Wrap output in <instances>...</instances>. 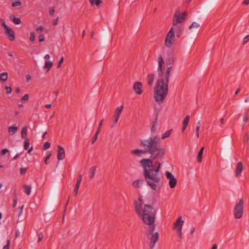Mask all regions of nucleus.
<instances>
[{"label":"nucleus","mask_w":249,"mask_h":249,"mask_svg":"<svg viewBox=\"0 0 249 249\" xmlns=\"http://www.w3.org/2000/svg\"><path fill=\"white\" fill-rule=\"evenodd\" d=\"M20 234V231H19V230H17L16 231V233H15L16 237H18V236H19Z\"/></svg>","instance_id":"nucleus-58"},{"label":"nucleus","mask_w":249,"mask_h":249,"mask_svg":"<svg viewBox=\"0 0 249 249\" xmlns=\"http://www.w3.org/2000/svg\"><path fill=\"white\" fill-rule=\"evenodd\" d=\"M29 99L28 94H25L21 98L22 101H27Z\"/></svg>","instance_id":"nucleus-50"},{"label":"nucleus","mask_w":249,"mask_h":249,"mask_svg":"<svg viewBox=\"0 0 249 249\" xmlns=\"http://www.w3.org/2000/svg\"><path fill=\"white\" fill-rule=\"evenodd\" d=\"M248 121V117L247 114H246L243 117V122L246 123Z\"/></svg>","instance_id":"nucleus-57"},{"label":"nucleus","mask_w":249,"mask_h":249,"mask_svg":"<svg viewBox=\"0 0 249 249\" xmlns=\"http://www.w3.org/2000/svg\"><path fill=\"white\" fill-rule=\"evenodd\" d=\"M64 61V58L63 57H61L58 62V65H57V68H59L61 67L62 63H63Z\"/></svg>","instance_id":"nucleus-47"},{"label":"nucleus","mask_w":249,"mask_h":249,"mask_svg":"<svg viewBox=\"0 0 249 249\" xmlns=\"http://www.w3.org/2000/svg\"><path fill=\"white\" fill-rule=\"evenodd\" d=\"M244 202L243 199H240L233 209V215L236 219H240L242 217L244 212Z\"/></svg>","instance_id":"nucleus-4"},{"label":"nucleus","mask_w":249,"mask_h":249,"mask_svg":"<svg viewBox=\"0 0 249 249\" xmlns=\"http://www.w3.org/2000/svg\"><path fill=\"white\" fill-rule=\"evenodd\" d=\"M8 151H9V150L8 149L4 148L1 150V152H0V155L3 156V155H5L6 153H7Z\"/></svg>","instance_id":"nucleus-46"},{"label":"nucleus","mask_w":249,"mask_h":249,"mask_svg":"<svg viewBox=\"0 0 249 249\" xmlns=\"http://www.w3.org/2000/svg\"><path fill=\"white\" fill-rule=\"evenodd\" d=\"M89 1L91 5L95 4L97 6H99L102 3V1L101 0H90Z\"/></svg>","instance_id":"nucleus-28"},{"label":"nucleus","mask_w":249,"mask_h":249,"mask_svg":"<svg viewBox=\"0 0 249 249\" xmlns=\"http://www.w3.org/2000/svg\"><path fill=\"white\" fill-rule=\"evenodd\" d=\"M35 39V36L33 32H31L30 36V40L33 42Z\"/></svg>","instance_id":"nucleus-40"},{"label":"nucleus","mask_w":249,"mask_h":249,"mask_svg":"<svg viewBox=\"0 0 249 249\" xmlns=\"http://www.w3.org/2000/svg\"><path fill=\"white\" fill-rule=\"evenodd\" d=\"M58 20V17H57L56 18H55L53 20L52 24L54 26L56 25L57 24Z\"/></svg>","instance_id":"nucleus-53"},{"label":"nucleus","mask_w":249,"mask_h":249,"mask_svg":"<svg viewBox=\"0 0 249 249\" xmlns=\"http://www.w3.org/2000/svg\"><path fill=\"white\" fill-rule=\"evenodd\" d=\"M43 30V27L41 25H39L36 28V32H37L38 33H41Z\"/></svg>","instance_id":"nucleus-37"},{"label":"nucleus","mask_w":249,"mask_h":249,"mask_svg":"<svg viewBox=\"0 0 249 249\" xmlns=\"http://www.w3.org/2000/svg\"><path fill=\"white\" fill-rule=\"evenodd\" d=\"M144 183L143 179H137L132 183V186L134 188H140Z\"/></svg>","instance_id":"nucleus-14"},{"label":"nucleus","mask_w":249,"mask_h":249,"mask_svg":"<svg viewBox=\"0 0 249 249\" xmlns=\"http://www.w3.org/2000/svg\"><path fill=\"white\" fill-rule=\"evenodd\" d=\"M58 151L57 154V158L58 160H61L65 158V150L60 145H57Z\"/></svg>","instance_id":"nucleus-7"},{"label":"nucleus","mask_w":249,"mask_h":249,"mask_svg":"<svg viewBox=\"0 0 249 249\" xmlns=\"http://www.w3.org/2000/svg\"><path fill=\"white\" fill-rule=\"evenodd\" d=\"M119 119V117H116V116H114L113 117V124L112 125V126L111 127H113L114 126V125H115V124H117Z\"/></svg>","instance_id":"nucleus-48"},{"label":"nucleus","mask_w":249,"mask_h":249,"mask_svg":"<svg viewBox=\"0 0 249 249\" xmlns=\"http://www.w3.org/2000/svg\"><path fill=\"white\" fill-rule=\"evenodd\" d=\"M51 156V154L50 153L49 154L47 157H46V158L45 159V160H44V162L45 163V164L47 165L48 164V160L50 159V157Z\"/></svg>","instance_id":"nucleus-41"},{"label":"nucleus","mask_w":249,"mask_h":249,"mask_svg":"<svg viewBox=\"0 0 249 249\" xmlns=\"http://www.w3.org/2000/svg\"><path fill=\"white\" fill-rule=\"evenodd\" d=\"M155 74L152 73H149L146 76L147 83L149 87H152L154 83Z\"/></svg>","instance_id":"nucleus-11"},{"label":"nucleus","mask_w":249,"mask_h":249,"mask_svg":"<svg viewBox=\"0 0 249 249\" xmlns=\"http://www.w3.org/2000/svg\"><path fill=\"white\" fill-rule=\"evenodd\" d=\"M103 121H104V120H103V119H102V120L100 121V122L99 123V124L97 130V131H96V132L97 134H99V133H100V131H101V127H102V124H103Z\"/></svg>","instance_id":"nucleus-31"},{"label":"nucleus","mask_w":249,"mask_h":249,"mask_svg":"<svg viewBox=\"0 0 249 249\" xmlns=\"http://www.w3.org/2000/svg\"><path fill=\"white\" fill-rule=\"evenodd\" d=\"M143 204L142 196L139 195L138 199L134 200V208L137 214L142 217V220L144 224L147 225L148 227L147 236L151 235L150 238V247L152 249L158 241L159 234L158 232L153 233L155 231V226L154 224L156 212L153 207L150 205L145 204L142 208Z\"/></svg>","instance_id":"nucleus-2"},{"label":"nucleus","mask_w":249,"mask_h":249,"mask_svg":"<svg viewBox=\"0 0 249 249\" xmlns=\"http://www.w3.org/2000/svg\"><path fill=\"white\" fill-rule=\"evenodd\" d=\"M203 150L204 147H202L198 152L197 156V160L198 162H201L202 161V155L203 154Z\"/></svg>","instance_id":"nucleus-22"},{"label":"nucleus","mask_w":249,"mask_h":249,"mask_svg":"<svg viewBox=\"0 0 249 249\" xmlns=\"http://www.w3.org/2000/svg\"><path fill=\"white\" fill-rule=\"evenodd\" d=\"M176 35H177V37H179L181 35V30H178V31H177V32L176 33Z\"/></svg>","instance_id":"nucleus-60"},{"label":"nucleus","mask_w":249,"mask_h":249,"mask_svg":"<svg viewBox=\"0 0 249 249\" xmlns=\"http://www.w3.org/2000/svg\"><path fill=\"white\" fill-rule=\"evenodd\" d=\"M50 55L49 54H47L45 56L44 58L45 60H48L50 58Z\"/></svg>","instance_id":"nucleus-63"},{"label":"nucleus","mask_w":249,"mask_h":249,"mask_svg":"<svg viewBox=\"0 0 249 249\" xmlns=\"http://www.w3.org/2000/svg\"><path fill=\"white\" fill-rule=\"evenodd\" d=\"M199 27V24L196 22H194L192 23V24L189 26V29H192L193 28H198Z\"/></svg>","instance_id":"nucleus-35"},{"label":"nucleus","mask_w":249,"mask_h":249,"mask_svg":"<svg viewBox=\"0 0 249 249\" xmlns=\"http://www.w3.org/2000/svg\"><path fill=\"white\" fill-rule=\"evenodd\" d=\"M165 176L166 178L169 180V185L171 188H174L177 185V180L174 176L168 171L165 172Z\"/></svg>","instance_id":"nucleus-6"},{"label":"nucleus","mask_w":249,"mask_h":249,"mask_svg":"<svg viewBox=\"0 0 249 249\" xmlns=\"http://www.w3.org/2000/svg\"><path fill=\"white\" fill-rule=\"evenodd\" d=\"M188 12L187 11H184L181 16L179 11H176L174 16L173 25H176L177 23L183 22L186 18Z\"/></svg>","instance_id":"nucleus-5"},{"label":"nucleus","mask_w":249,"mask_h":249,"mask_svg":"<svg viewBox=\"0 0 249 249\" xmlns=\"http://www.w3.org/2000/svg\"><path fill=\"white\" fill-rule=\"evenodd\" d=\"M172 131V129H170L167 131H166L162 135V137H161V139L162 140H164L167 138H168L171 134V132Z\"/></svg>","instance_id":"nucleus-27"},{"label":"nucleus","mask_w":249,"mask_h":249,"mask_svg":"<svg viewBox=\"0 0 249 249\" xmlns=\"http://www.w3.org/2000/svg\"><path fill=\"white\" fill-rule=\"evenodd\" d=\"M27 128L26 126L22 127L21 131V136L23 138H25L27 136Z\"/></svg>","instance_id":"nucleus-26"},{"label":"nucleus","mask_w":249,"mask_h":249,"mask_svg":"<svg viewBox=\"0 0 249 249\" xmlns=\"http://www.w3.org/2000/svg\"><path fill=\"white\" fill-rule=\"evenodd\" d=\"M54 8L53 7H51L50 9V11H49V14L51 16H52L53 15V14H54Z\"/></svg>","instance_id":"nucleus-55"},{"label":"nucleus","mask_w":249,"mask_h":249,"mask_svg":"<svg viewBox=\"0 0 249 249\" xmlns=\"http://www.w3.org/2000/svg\"><path fill=\"white\" fill-rule=\"evenodd\" d=\"M182 227H177L176 228V232H181Z\"/></svg>","instance_id":"nucleus-56"},{"label":"nucleus","mask_w":249,"mask_h":249,"mask_svg":"<svg viewBox=\"0 0 249 249\" xmlns=\"http://www.w3.org/2000/svg\"><path fill=\"white\" fill-rule=\"evenodd\" d=\"M37 235H38V242H40L43 238L44 235H43V234L41 232L38 233Z\"/></svg>","instance_id":"nucleus-36"},{"label":"nucleus","mask_w":249,"mask_h":249,"mask_svg":"<svg viewBox=\"0 0 249 249\" xmlns=\"http://www.w3.org/2000/svg\"><path fill=\"white\" fill-rule=\"evenodd\" d=\"M29 140L27 139H26L24 142V149L27 150L29 147Z\"/></svg>","instance_id":"nucleus-30"},{"label":"nucleus","mask_w":249,"mask_h":249,"mask_svg":"<svg viewBox=\"0 0 249 249\" xmlns=\"http://www.w3.org/2000/svg\"><path fill=\"white\" fill-rule=\"evenodd\" d=\"M5 33L10 41H13L15 39V36L14 31L10 27L5 30Z\"/></svg>","instance_id":"nucleus-8"},{"label":"nucleus","mask_w":249,"mask_h":249,"mask_svg":"<svg viewBox=\"0 0 249 249\" xmlns=\"http://www.w3.org/2000/svg\"><path fill=\"white\" fill-rule=\"evenodd\" d=\"M249 41V35H247L244 38L243 42V44L245 45Z\"/></svg>","instance_id":"nucleus-45"},{"label":"nucleus","mask_w":249,"mask_h":249,"mask_svg":"<svg viewBox=\"0 0 249 249\" xmlns=\"http://www.w3.org/2000/svg\"><path fill=\"white\" fill-rule=\"evenodd\" d=\"M243 169V166L242 162L240 161L239 162L236 166V170H235V176L236 178L239 177L240 176L242 171Z\"/></svg>","instance_id":"nucleus-9"},{"label":"nucleus","mask_w":249,"mask_h":249,"mask_svg":"<svg viewBox=\"0 0 249 249\" xmlns=\"http://www.w3.org/2000/svg\"><path fill=\"white\" fill-rule=\"evenodd\" d=\"M53 64L52 62L49 60H45L44 69H46L47 71H49L52 67Z\"/></svg>","instance_id":"nucleus-20"},{"label":"nucleus","mask_w":249,"mask_h":249,"mask_svg":"<svg viewBox=\"0 0 249 249\" xmlns=\"http://www.w3.org/2000/svg\"><path fill=\"white\" fill-rule=\"evenodd\" d=\"M8 78V73L7 72H3L0 74V80L2 82L5 81Z\"/></svg>","instance_id":"nucleus-24"},{"label":"nucleus","mask_w":249,"mask_h":249,"mask_svg":"<svg viewBox=\"0 0 249 249\" xmlns=\"http://www.w3.org/2000/svg\"><path fill=\"white\" fill-rule=\"evenodd\" d=\"M5 89L7 94H10L12 92V88L10 87L6 86Z\"/></svg>","instance_id":"nucleus-44"},{"label":"nucleus","mask_w":249,"mask_h":249,"mask_svg":"<svg viewBox=\"0 0 249 249\" xmlns=\"http://www.w3.org/2000/svg\"><path fill=\"white\" fill-rule=\"evenodd\" d=\"M44 37L42 34L38 36V40H39V42H42V41H44Z\"/></svg>","instance_id":"nucleus-52"},{"label":"nucleus","mask_w":249,"mask_h":249,"mask_svg":"<svg viewBox=\"0 0 249 249\" xmlns=\"http://www.w3.org/2000/svg\"><path fill=\"white\" fill-rule=\"evenodd\" d=\"M26 81H28L31 79V76L29 74H27L26 75Z\"/></svg>","instance_id":"nucleus-64"},{"label":"nucleus","mask_w":249,"mask_h":249,"mask_svg":"<svg viewBox=\"0 0 249 249\" xmlns=\"http://www.w3.org/2000/svg\"><path fill=\"white\" fill-rule=\"evenodd\" d=\"M190 119V117L189 115H187L185 119L183 120L182 122V131L184 132L185 130L186 129L188 124L189 123V120Z\"/></svg>","instance_id":"nucleus-15"},{"label":"nucleus","mask_w":249,"mask_h":249,"mask_svg":"<svg viewBox=\"0 0 249 249\" xmlns=\"http://www.w3.org/2000/svg\"><path fill=\"white\" fill-rule=\"evenodd\" d=\"M82 180V176L80 175L78 177V178L77 179L76 183L75 186V188L73 190V195L74 196H76L78 193V190L79 188L80 184Z\"/></svg>","instance_id":"nucleus-13"},{"label":"nucleus","mask_w":249,"mask_h":249,"mask_svg":"<svg viewBox=\"0 0 249 249\" xmlns=\"http://www.w3.org/2000/svg\"><path fill=\"white\" fill-rule=\"evenodd\" d=\"M31 192V187L29 185H25L24 186V192L27 195H30Z\"/></svg>","instance_id":"nucleus-25"},{"label":"nucleus","mask_w":249,"mask_h":249,"mask_svg":"<svg viewBox=\"0 0 249 249\" xmlns=\"http://www.w3.org/2000/svg\"><path fill=\"white\" fill-rule=\"evenodd\" d=\"M183 221L181 220V217H179L175 223V227H182Z\"/></svg>","instance_id":"nucleus-23"},{"label":"nucleus","mask_w":249,"mask_h":249,"mask_svg":"<svg viewBox=\"0 0 249 249\" xmlns=\"http://www.w3.org/2000/svg\"><path fill=\"white\" fill-rule=\"evenodd\" d=\"M21 4V1L19 0H17L16 1L13 2L12 4L13 7H16L20 5Z\"/></svg>","instance_id":"nucleus-33"},{"label":"nucleus","mask_w":249,"mask_h":249,"mask_svg":"<svg viewBox=\"0 0 249 249\" xmlns=\"http://www.w3.org/2000/svg\"><path fill=\"white\" fill-rule=\"evenodd\" d=\"M123 106H122V105L118 107L115 110L114 116H116V117L119 118L120 116L121 115V113L123 110Z\"/></svg>","instance_id":"nucleus-19"},{"label":"nucleus","mask_w":249,"mask_h":249,"mask_svg":"<svg viewBox=\"0 0 249 249\" xmlns=\"http://www.w3.org/2000/svg\"><path fill=\"white\" fill-rule=\"evenodd\" d=\"M98 134H97L96 132V133L95 134L94 136H93V137L92 139V143H94L96 141V140L97 139V137H98Z\"/></svg>","instance_id":"nucleus-42"},{"label":"nucleus","mask_w":249,"mask_h":249,"mask_svg":"<svg viewBox=\"0 0 249 249\" xmlns=\"http://www.w3.org/2000/svg\"><path fill=\"white\" fill-rule=\"evenodd\" d=\"M211 249H217V245L216 244H213Z\"/></svg>","instance_id":"nucleus-62"},{"label":"nucleus","mask_w":249,"mask_h":249,"mask_svg":"<svg viewBox=\"0 0 249 249\" xmlns=\"http://www.w3.org/2000/svg\"><path fill=\"white\" fill-rule=\"evenodd\" d=\"M199 126H196V137L197 138L199 137Z\"/></svg>","instance_id":"nucleus-54"},{"label":"nucleus","mask_w":249,"mask_h":249,"mask_svg":"<svg viewBox=\"0 0 249 249\" xmlns=\"http://www.w3.org/2000/svg\"><path fill=\"white\" fill-rule=\"evenodd\" d=\"M158 78L154 90V97L156 101L160 104L163 102L168 93V83L172 67H167L166 71H164V62L161 54L158 57Z\"/></svg>","instance_id":"nucleus-3"},{"label":"nucleus","mask_w":249,"mask_h":249,"mask_svg":"<svg viewBox=\"0 0 249 249\" xmlns=\"http://www.w3.org/2000/svg\"><path fill=\"white\" fill-rule=\"evenodd\" d=\"M96 168H97V166H93L89 169V177L90 178H93V177L95 175V173Z\"/></svg>","instance_id":"nucleus-21"},{"label":"nucleus","mask_w":249,"mask_h":249,"mask_svg":"<svg viewBox=\"0 0 249 249\" xmlns=\"http://www.w3.org/2000/svg\"><path fill=\"white\" fill-rule=\"evenodd\" d=\"M142 84L140 82H137L135 83L133 85L134 90L136 93L138 94H141L142 93Z\"/></svg>","instance_id":"nucleus-10"},{"label":"nucleus","mask_w":249,"mask_h":249,"mask_svg":"<svg viewBox=\"0 0 249 249\" xmlns=\"http://www.w3.org/2000/svg\"><path fill=\"white\" fill-rule=\"evenodd\" d=\"M10 243V240H7L6 245L3 246L2 249H9Z\"/></svg>","instance_id":"nucleus-43"},{"label":"nucleus","mask_w":249,"mask_h":249,"mask_svg":"<svg viewBox=\"0 0 249 249\" xmlns=\"http://www.w3.org/2000/svg\"><path fill=\"white\" fill-rule=\"evenodd\" d=\"M50 143L48 142H45L43 146V150H45L48 149L50 147Z\"/></svg>","instance_id":"nucleus-32"},{"label":"nucleus","mask_w":249,"mask_h":249,"mask_svg":"<svg viewBox=\"0 0 249 249\" xmlns=\"http://www.w3.org/2000/svg\"><path fill=\"white\" fill-rule=\"evenodd\" d=\"M27 170V168H21L19 169L20 173L21 175H24Z\"/></svg>","instance_id":"nucleus-39"},{"label":"nucleus","mask_w":249,"mask_h":249,"mask_svg":"<svg viewBox=\"0 0 249 249\" xmlns=\"http://www.w3.org/2000/svg\"><path fill=\"white\" fill-rule=\"evenodd\" d=\"M9 18L15 24H19L21 23L20 19L19 18H16L14 15H10Z\"/></svg>","instance_id":"nucleus-18"},{"label":"nucleus","mask_w":249,"mask_h":249,"mask_svg":"<svg viewBox=\"0 0 249 249\" xmlns=\"http://www.w3.org/2000/svg\"><path fill=\"white\" fill-rule=\"evenodd\" d=\"M18 130V127L16 124H13L8 128V132L11 135H13L16 133Z\"/></svg>","instance_id":"nucleus-17"},{"label":"nucleus","mask_w":249,"mask_h":249,"mask_svg":"<svg viewBox=\"0 0 249 249\" xmlns=\"http://www.w3.org/2000/svg\"><path fill=\"white\" fill-rule=\"evenodd\" d=\"M173 37H169L166 36V37L165 39V45L166 47H171L173 44Z\"/></svg>","instance_id":"nucleus-16"},{"label":"nucleus","mask_w":249,"mask_h":249,"mask_svg":"<svg viewBox=\"0 0 249 249\" xmlns=\"http://www.w3.org/2000/svg\"><path fill=\"white\" fill-rule=\"evenodd\" d=\"M156 124V121L153 122V125H152V126L151 127V132H154L155 131V130H156V127H155Z\"/></svg>","instance_id":"nucleus-51"},{"label":"nucleus","mask_w":249,"mask_h":249,"mask_svg":"<svg viewBox=\"0 0 249 249\" xmlns=\"http://www.w3.org/2000/svg\"><path fill=\"white\" fill-rule=\"evenodd\" d=\"M157 139L156 136L141 139L139 143L145 154L151 155V159H142L140 163L143 168V175L147 185L155 191L161 181L162 174L160 173V162L156 161L153 164V160L157 157L162 158L165 154V149L160 145Z\"/></svg>","instance_id":"nucleus-1"},{"label":"nucleus","mask_w":249,"mask_h":249,"mask_svg":"<svg viewBox=\"0 0 249 249\" xmlns=\"http://www.w3.org/2000/svg\"><path fill=\"white\" fill-rule=\"evenodd\" d=\"M17 204V195L15 194L14 195V197H13V207H15Z\"/></svg>","instance_id":"nucleus-38"},{"label":"nucleus","mask_w":249,"mask_h":249,"mask_svg":"<svg viewBox=\"0 0 249 249\" xmlns=\"http://www.w3.org/2000/svg\"><path fill=\"white\" fill-rule=\"evenodd\" d=\"M130 153L132 155L138 157H141L142 154H145V153L144 152V150H143V148L140 149L137 148L134 150H132L130 151Z\"/></svg>","instance_id":"nucleus-12"},{"label":"nucleus","mask_w":249,"mask_h":249,"mask_svg":"<svg viewBox=\"0 0 249 249\" xmlns=\"http://www.w3.org/2000/svg\"><path fill=\"white\" fill-rule=\"evenodd\" d=\"M167 36H168V37H174L175 36V33L173 31V28H172L168 33Z\"/></svg>","instance_id":"nucleus-29"},{"label":"nucleus","mask_w":249,"mask_h":249,"mask_svg":"<svg viewBox=\"0 0 249 249\" xmlns=\"http://www.w3.org/2000/svg\"><path fill=\"white\" fill-rule=\"evenodd\" d=\"M0 22H1V25L2 26V27H3L4 29L5 30H6V29H7L8 28H9V27H8L5 23L4 22V20L1 18L0 19Z\"/></svg>","instance_id":"nucleus-34"},{"label":"nucleus","mask_w":249,"mask_h":249,"mask_svg":"<svg viewBox=\"0 0 249 249\" xmlns=\"http://www.w3.org/2000/svg\"><path fill=\"white\" fill-rule=\"evenodd\" d=\"M195 228L194 227H192L190 230V234L193 235L195 232Z\"/></svg>","instance_id":"nucleus-59"},{"label":"nucleus","mask_w":249,"mask_h":249,"mask_svg":"<svg viewBox=\"0 0 249 249\" xmlns=\"http://www.w3.org/2000/svg\"><path fill=\"white\" fill-rule=\"evenodd\" d=\"M23 207V206H22V207H18V208L17 209V212H18V216L21 214V213H22V212Z\"/></svg>","instance_id":"nucleus-49"},{"label":"nucleus","mask_w":249,"mask_h":249,"mask_svg":"<svg viewBox=\"0 0 249 249\" xmlns=\"http://www.w3.org/2000/svg\"><path fill=\"white\" fill-rule=\"evenodd\" d=\"M243 4L247 5L249 4V0H244L243 2Z\"/></svg>","instance_id":"nucleus-61"}]
</instances>
